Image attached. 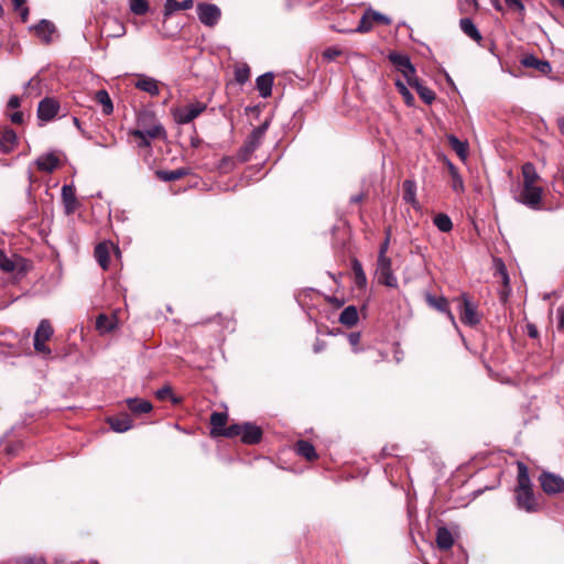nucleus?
Listing matches in <instances>:
<instances>
[{"label":"nucleus","instance_id":"nucleus-31","mask_svg":"<svg viewBox=\"0 0 564 564\" xmlns=\"http://www.w3.org/2000/svg\"><path fill=\"white\" fill-rule=\"evenodd\" d=\"M127 405L128 409L135 415L149 413L153 408L150 401L138 398L128 399Z\"/></svg>","mask_w":564,"mask_h":564},{"label":"nucleus","instance_id":"nucleus-18","mask_svg":"<svg viewBox=\"0 0 564 564\" xmlns=\"http://www.w3.org/2000/svg\"><path fill=\"white\" fill-rule=\"evenodd\" d=\"M111 249L118 250V248L112 242L108 241L99 242L95 247V258L104 270H107L109 267Z\"/></svg>","mask_w":564,"mask_h":564},{"label":"nucleus","instance_id":"nucleus-42","mask_svg":"<svg viewBox=\"0 0 564 564\" xmlns=\"http://www.w3.org/2000/svg\"><path fill=\"white\" fill-rule=\"evenodd\" d=\"M116 327L115 321L106 314L98 315L96 328L100 334L109 333Z\"/></svg>","mask_w":564,"mask_h":564},{"label":"nucleus","instance_id":"nucleus-48","mask_svg":"<svg viewBox=\"0 0 564 564\" xmlns=\"http://www.w3.org/2000/svg\"><path fill=\"white\" fill-rule=\"evenodd\" d=\"M375 23L369 17L368 11L361 17L359 24L357 26V31L360 33H367L373 28Z\"/></svg>","mask_w":564,"mask_h":564},{"label":"nucleus","instance_id":"nucleus-35","mask_svg":"<svg viewBox=\"0 0 564 564\" xmlns=\"http://www.w3.org/2000/svg\"><path fill=\"white\" fill-rule=\"evenodd\" d=\"M189 174L188 170L185 167H180L172 171H158L156 175L161 181L172 182L181 180Z\"/></svg>","mask_w":564,"mask_h":564},{"label":"nucleus","instance_id":"nucleus-23","mask_svg":"<svg viewBox=\"0 0 564 564\" xmlns=\"http://www.w3.org/2000/svg\"><path fill=\"white\" fill-rule=\"evenodd\" d=\"M521 63L524 67L534 68L543 75H547L552 70V66L547 61L540 59L534 55H525Z\"/></svg>","mask_w":564,"mask_h":564},{"label":"nucleus","instance_id":"nucleus-26","mask_svg":"<svg viewBox=\"0 0 564 564\" xmlns=\"http://www.w3.org/2000/svg\"><path fill=\"white\" fill-rule=\"evenodd\" d=\"M18 143L17 133L11 128H6L0 135V149L3 153H10Z\"/></svg>","mask_w":564,"mask_h":564},{"label":"nucleus","instance_id":"nucleus-40","mask_svg":"<svg viewBox=\"0 0 564 564\" xmlns=\"http://www.w3.org/2000/svg\"><path fill=\"white\" fill-rule=\"evenodd\" d=\"M95 99L97 102H99L102 106V112L104 115L108 116L111 115L113 111V105L110 99L109 94L101 89L96 93Z\"/></svg>","mask_w":564,"mask_h":564},{"label":"nucleus","instance_id":"nucleus-64","mask_svg":"<svg viewBox=\"0 0 564 564\" xmlns=\"http://www.w3.org/2000/svg\"><path fill=\"white\" fill-rule=\"evenodd\" d=\"M200 144L199 139H192V147L197 148Z\"/></svg>","mask_w":564,"mask_h":564},{"label":"nucleus","instance_id":"nucleus-28","mask_svg":"<svg viewBox=\"0 0 564 564\" xmlns=\"http://www.w3.org/2000/svg\"><path fill=\"white\" fill-rule=\"evenodd\" d=\"M295 452L310 462L318 458L313 444L305 440H300L295 443Z\"/></svg>","mask_w":564,"mask_h":564},{"label":"nucleus","instance_id":"nucleus-34","mask_svg":"<svg viewBox=\"0 0 564 564\" xmlns=\"http://www.w3.org/2000/svg\"><path fill=\"white\" fill-rule=\"evenodd\" d=\"M358 322V312L354 305L347 306L339 315V323L347 327H352Z\"/></svg>","mask_w":564,"mask_h":564},{"label":"nucleus","instance_id":"nucleus-39","mask_svg":"<svg viewBox=\"0 0 564 564\" xmlns=\"http://www.w3.org/2000/svg\"><path fill=\"white\" fill-rule=\"evenodd\" d=\"M34 30L40 37L48 42L51 34L55 31V25L48 20H41Z\"/></svg>","mask_w":564,"mask_h":564},{"label":"nucleus","instance_id":"nucleus-2","mask_svg":"<svg viewBox=\"0 0 564 564\" xmlns=\"http://www.w3.org/2000/svg\"><path fill=\"white\" fill-rule=\"evenodd\" d=\"M225 434L227 438L240 436L243 444L256 445L262 441L263 431L254 423L243 422L230 424Z\"/></svg>","mask_w":564,"mask_h":564},{"label":"nucleus","instance_id":"nucleus-25","mask_svg":"<svg viewBox=\"0 0 564 564\" xmlns=\"http://www.w3.org/2000/svg\"><path fill=\"white\" fill-rule=\"evenodd\" d=\"M108 37H121L126 34V26L117 19H108L101 29Z\"/></svg>","mask_w":564,"mask_h":564},{"label":"nucleus","instance_id":"nucleus-27","mask_svg":"<svg viewBox=\"0 0 564 564\" xmlns=\"http://www.w3.org/2000/svg\"><path fill=\"white\" fill-rule=\"evenodd\" d=\"M58 165L59 159L53 153L42 155L36 161L37 169L46 173H52Z\"/></svg>","mask_w":564,"mask_h":564},{"label":"nucleus","instance_id":"nucleus-19","mask_svg":"<svg viewBox=\"0 0 564 564\" xmlns=\"http://www.w3.org/2000/svg\"><path fill=\"white\" fill-rule=\"evenodd\" d=\"M161 83L152 77L145 75H138V80L134 83V87L141 91L148 93L151 96H158L160 94Z\"/></svg>","mask_w":564,"mask_h":564},{"label":"nucleus","instance_id":"nucleus-1","mask_svg":"<svg viewBox=\"0 0 564 564\" xmlns=\"http://www.w3.org/2000/svg\"><path fill=\"white\" fill-rule=\"evenodd\" d=\"M517 468V487L514 490L517 506L529 513L542 511L544 499L542 495L534 492L528 466L522 462H518Z\"/></svg>","mask_w":564,"mask_h":564},{"label":"nucleus","instance_id":"nucleus-14","mask_svg":"<svg viewBox=\"0 0 564 564\" xmlns=\"http://www.w3.org/2000/svg\"><path fill=\"white\" fill-rule=\"evenodd\" d=\"M59 102L52 97H45L39 102L37 118L42 121L53 120L59 111Z\"/></svg>","mask_w":564,"mask_h":564},{"label":"nucleus","instance_id":"nucleus-32","mask_svg":"<svg viewBox=\"0 0 564 564\" xmlns=\"http://www.w3.org/2000/svg\"><path fill=\"white\" fill-rule=\"evenodd\" d=\"M403 200L411 204L414 208L417 207L416 200V184L412 180H405L402 184Z\"/></svg>","mask_w":564,"mask_h":564},{"label":"nucleus","instance_id":"nucleus-22","mask_svg":"<svg viewBox=\"0 0 564 564\" xmlns=\"http://www.w3.org/2000/svg\"><path fill=\"white\" fill-rule=\"evenodd\" d=\"M107 423L110 425L111 430L118 433L127 432L132 427V420L127 413L109 416Z\"/></svg>","mask_w":564,"mask_h":564},{"label":"nucleus","instance_id":"nucleus-59","mask_svg":"<svg viewBox=\"0 0 564 564\" xmlns=\"http://www.w3.org/2000/svg\"><path fill=\"white\" fill-rule=\"evenodd\" d=\"M139 140L138 145L140 148H148L150 147V138L147 134H142L141 137H134Z\"/></svg>","mask_w":564,"mask_h":564},{"label":"nucleus","instance_id":"nucleus-10","mask_svg":"<svg viewBox=\"0 0 564 564\" xmlns=\"http://www.w3.org/2000/svg\"><path fill=\"white\" fill-rule=\"evenodd\" d=\"M391 64L395 67L398 72H400L405 80L416 75L415 67L410 61V57L404 54H400L397 52H391L388 56Z\"/></svg>","mask_w":564,"mask_h":564},{"label":"nucleus","instance_id":"nucleus-4","mask_svg":"<svg viewBox=\"0 0 564 564\" xmlns=\"http://www.w3.org/2000/svg\"><path fill=\"white\" fill-rule=\"evenodd\" d=\"M269 123L265 121L254 128L237 152V160L241 163L248 162L252 153L260 147Z\"/></svg>","mask_w":564,"mask_h":564},{"label":"nucleus","instance_id":"nucleus-37","mask_svg":"<svg viewBox=\"0 0 564 564\" xmlns=\"http://www.w3.org/2000/svg\"><path fill=\"white\" fill-rule=\"evenodd\" d=\"M351 269L355 276V283L358 289H364L367 285V276L364 271V268L359 260L352 259L351 261Z\"/></svg>","mask_w":564,"mask_h":564},{"label":"nucleus","instance_id":"nucleus-24","mask_svg":"<svg viewBox=\"0 0 564 564\" xmlns=\"http://www.w3.org/2000/svg\"><path fill=\"white\" fill-rule=\"evenodd\" d=\"M435 541L438 550L443 552L451 550L455 543L452 532L445 527L437 529Z\"/></svg>","mask_w":564,"mask_h":564},{"label":"nucleus","instance_id":"nucleus-55","mask_svg":"<svg viewBox=\"0 0 564 564\" xmlns=\"http://www.w3.org/2000/svg\"><path fill=\"white\" fill-rule=\"evenodd\" d=\"M20 106H21V99L15 95L11 96L7 104L8 109H17Z\"/></svg>","mask_w":564,"mask_h":564},{"label":"nucleus","instance_id":"nucleus-3","mask_svg":"<svg viewBox=\"0 0 564 564\" xmlns=\"http://www.w3.org/2000/svg\"><path fill=\"white\" fill-rule=\"evenodd\" d=\"M138 129L133 130V137L147 134L150 139H165L166 131L164 127L156 120L153 112L143 111L138 116Z\"/></svg>","mask_w":564,"mask_h":564},{"label":"nucleus","instance_id":"nucleus-15","mask_svg":"<svg viewBox=\"0 0 564 564\" xmlns=\"http://www.w3.org/2000/svg\"><path fill=\"white\" fill-rule=\"evenodd\" d=\"M228 414L225 412H213L209 419L210 423V435L213 437L223 436L226 437Z\"/></svg>","mask_w":564,"mask_h":564},{"label":"nucleus","instance_id":"nucleus-38","mask_svg":"<svg viewBox=\"0 0 564 564\" xmlns=\"http://www.w3.org/2000/svg\"><path fill=\"white\" fill-rule=\"evenodd\" d=\"M447 169H448V172L451 175V187L453 188V191H455L457 193L463 192L464 191V182H463L462 176L458 173L457 167L453 163L447 162Z\"/></svg>","mask_w":564,"mask_h":564},{"label":"nucleus","instance_id":"nucleus-29","mask_svg":"<svg viewBox=\"0 0 564 564\" xmlns=\"http://www.w3.org/2000/svg\"><path fill=\"white\" fill-rule=\"evenodd\" d=\"M448 144L462 161H466L468 156V142L462 141L454 134L447 137Z\"/></svg>","mask_w":564,"mask_h":564},{"label":"nucleus","instance_id":"nucleus-7","mask_svg":"<svg viewBox=\"0 0 564 564\" xmlns=\"http://www.w3.org/2000/svg\"><path fill=\"white\" fill-rule=\"evenodd\" d=\"M29 267V262L25 259L18 257L15 260H12L0 250V268L4 272H14L15 282L26 274Z\"/></svg>","mask_w":564,"mask_h":564},{"label":"nucleus","instance_id":"nucleus-5","mask_svg":"<svg viewBox=\"0 0 564 564\" xmlns=\"http://www.w3.org/2000/svg\"><path fill=\"white\" fill-rule=\"evenodd\" d=\"M54 335V328L48 319H42L35 330L33 345L34 350L37 354L50 356L52 350L48 346H46V341H48Z\"/></svg>","mask_w":564,"mask_h":564},{"label":"nucleus","instance_id":"nucleus-46","mask_svg":"<svg viewBox=\"0 0 564 564\" xmlns=\"http://www.w3.org/2000/svg\"><path fill=\"white\" fill-rule=\"evenodd\" d=\"M250 78V68L248 65L242 64L235 68V79L238 84L243 85Z\"/></svg>","mask_w":564,"mask_h":564},{"label":"nucleus","instance_id":"nucleus-8","mask_svg":"<svg viewBox=\"0 0 564 564\" xmlns=\"http://www.w3.org/2000/svg\"><path fill=\"white\" fill-rule=\"evenodd\" d=\"M376 273L378 282L389 288H398V280L392 271V261L390 258H378Z\"/></svg>","mask_w":564,"mask_h":564},{"label":"nucleus","instance_id":"nucleus-45","mask_svg":"<svg viewBox=\"0 0 564 564\" xmlns=\"http://www.w3.org/2000/svg\"><path fill=\"white\" fill-rule=\"evenodd\" d=\"M130 10L135 15H144L149 11L148 0H130Z\"/></svg>","mask_w":564,"mask_h":564},{"label":"nucleus","instance_id":"nucleus-6","mask_svg":"<svg viewBox=\"0 0 564 564\" xmlns=\"http://www.w3.org/2000/svg\"><path fill=\"white\" fill-rule=\"evenodd\" d=\"M206 109L207 105L205 102L196 101L183 107L175 108L172 112L176 123L186 124L200 116Z\"/></svg>","mask_w":564,"mask_h":564},{"label":"nucleus","instance_id":"nucleus-57","mask_svg":"<svg viewBox=\"0 0 564 564\" xmlns=\"http://www.w3.org/2000/svg\"><path fill=\"white\" fill-rule=\"evenodd\" d=\"M557 318H558L557 329L560 332L564 333V307L563 306L557 308Z\"/></svg>","mask_w":564,"mask_h":564},{"label":"nucleus","instance_id":"nucleus-53","mask_svg":"<svg viewBox=\"0 0 564 564\" xmlns=\"http://www.w3.org/2000/svg\"><path fill=\"white\" fill-rule=\"evenodd\" d=\"M477 9V1L476 0H463L460 2V10L463 12H470L473 10Z\"/></svg>","mask_w":564,"mask_h":564},{"label":"nucleus","instance_id":"nucleus-16","mask_svg":"<svg viewBox=\"0 0 564 564\" xmlns=\"http://www.w3.org/2000/svg\"><path fill=\"white\" fill-rule=\"evenodd\" d=\"M62 200L66 215H72L79 207V202L76 197V189L74 185H64L62 187Z\"/></svg>","mask_w":564,"mask_h":564},{"label":"nucleus","instance_id":"nucleus-58","mask_svg":"<svg viewBox=\"0 0 564 564\" xmlns=\"http://www.w3.org/2000/svg\"><path fill=\"white\" fill-rule=\"evenodd\" d=\"M527 334L531 338H538L539 337V330L534 324H528L527 325Z\"/></svg>","mask_w":564,"mask_h":564},{"label":"nucleus","instance_id":"nucleus-54","mask_svg":"<svg viewBox=\"0 0 564 564\" xmlns=\"http://www.w3.org/2000/svg\"><path fill=\"white\" fill-rule=\"evenodd\" d=\"M10 120L14 124H22L24 122V115L22 111H15L10 115Z\"/></svg>","mask_w":564,"mask_h":564},{"label":"nucleus","instance_id":"nucleus-20","mask_svg":"<svg viewBox=\"0 0 564 564\" xmlns=\"http://www.w3.org/2000/svg\"><path fill=\"white\" fill-rule=\"evenodd\" d=\"M496 276L501 278L503 288L500 291V300L501 302L506 303L511 289L509 286V275L507 273V268L500 258H496Z\"/></svg>","mask_w":564,"mask_h":564},{"label":"nucleus","instance_id":"nucleus-50","mask_svg":"<svg viewBox=\"0 0 564 564\" xmlns=\"http://www.w3.org/2000/svg\"><path fill=\"white\" fill-rule=\"evenodd\" d=\"M368 13H369V17L371 18V20L373 21L375 24H389L390 23V19L379 12H376V11H372V10H368Z\"/></svg>","mask_w":564,"mask_h":564},{"label":"nucleus","instance_id":"nucleus-17","mask_svg":"<svg viewBox=\"0 0 564 564\" xmlns=\"http://www.w3.org/2000/svg\"><path fill=\"white\" fill-rule=\"evenodd\" d=\"M406 84L415 89L420 98L427 105H431L435 100V93L426 87L421 79L417 78V76H413L409 78Z\"/></svg>","mask_w":564,"mask_h":564},{"label":"nucleus","instance_id":"nucleus-12","mask_svg":"<svg viewBox=\"0 0 564 564\" xmlns=\"http://www.w3.org/2000/svg\"><path fill=\"white\" fill-rule=\"evenodd\" d=\"M197 14L199 21L206 26H214L220 19V9L213 3H199L197 6Z\"/></svg>","mask_w":564,"mask_h":564},{"label":"nucleus","instance_id":"nucleus-30","mask_svg":"<svg viewBox=\"0 0 564 564\" xmlns=\"http://www.w3.org/2000/svg\"><path fill=\"white\" fill-rule=\"evenodd\" d=\"M257 89L262 98H268L272 93L273 75L271 73L263 74L257 78Z\"/></svg>","mask_w":564,"mask_h":564},{"label":"nucleus","instance_id":"nucleus-33","mask_svg":"<svg viewBox=\"0 0 564 564\" xmlns=\"http://www.w3.org/2000/svg\"><path fill=\"white\" fill-rule=\"evenodd\" d=\"M523 185H536L540 176L534 164L528 162L522 165Z\"/></svg>","mask_w":564,"mask_h":564},{"label":"nucleus","instance_id":"nucleus-36","mask_svg":"<svg viewBox=\"0 0 564 564\" xmlns=\"http://www.w3.org/2000/svg\"><path fill=\"white\" fill-rule=\"evenodd\" d=\"M193 7V0H183V1H176V0H166L164 4V14L170 15L178 10H188Z\"/></svg>","mask_w":564,"mask_h":564},{"label":"nucleus","instance_id":"nucleus-21","mask_svg":"<svg viewBox=\"0 0 564 564\" xmlns=\"http://www.w3.org/2000/svg\"><path fill=\"white\" fill-rule=\"evenodd\" d=\"M425 301L426 303L437 310L438 312H442V313H446L447 317L449 318V321L456 325V322H455V316L453 315V313L451 312L449 310V305H448V301L447 299L443 297V296H440V297H436L430 293H427L425 295Z\"/></svg>","mask_w":564,"mask_h":564},{"label":"nucleus","instance_id":"nucleus-56","mask_svg":"<svg viewBox=\"0 0 564 564\" xmlns=\"http://www.w3.org/2000/svg\"><path fill=\"white\" fill-rule=\"evenodd\" d=\"M208 322H217V324H219L220 326L227 327V324L230 322V319L226 316H223L221 314H217Z\"/></svg>","mask_w":564,"mask_h":564},{"label":"nucleus","instance_id":"nucleus-49","mask_svg":"<svg viewBox=\"0 0 564 564\" xmlns=\"http://www.w3.org/2000/svg\"><path fill=\"white\" fill-rule=\"evenodd\" d=\"M11 1L13 4V9L15 11L20 12L22 22H26L28 17H29V8L25 6L26 0H11Z\"/></svg>","mask_w":564,"mask_h":564},{"label":"nucleus","instance_id":"nucleus-62","mask_svg":"<svg viewBox=\"0 0 564 564\" xmlns=\"http://www.w3.org/2000/svg\"><path fill=\"white\" fill-rule=\"evenodd\" d=\"M556 126H557L560 133L564 137V117L557 118Z\"/></svg>","mask_w":564,"mask_h":564},{"label":"nucleus","instance_id":"nucleus-63","mask_svg":"<svg viewBox=\"0 0 564 564\" xmlns=\"http://www.w3.org/2000/svg\"><path fill=\"white\" fill-rule=\"evenodd\" d=\"M364 199V195H356L350 198L351 203L358 204Z\"/></svg>","mask_w":564,"mask_h":564},{"label":"nucleus","instance_id":"nucleus-60","mask_svg":"<svg viewBox=\"0 0 564 564\" xmlns=\"http://www.w3.org/2000/svg\"><path fill=\"white\" fill-rule=\"evenodd\" d=\"M348 341L351 346H357L360 343V334L359 333H350L348 336Z\"/></svg>","mask_w":564,"mask_h":564},{"label":"nucleus","instance_id":"nucleus-44","mask_svg":"<svg viewBox=\"0 0 564 564\" xmlns=\"http://www.w3.org/2000/svg\"><path fill=\"white\" fill-rule=\"evenodd\" d=\"M155 395L161 401L171 400L173 404L181 403V398H177L173 394V390L170 386H164L163 388L159 389Z\"/></svg>","mask_w":564,"mask_h":564},{"label":"nucleus","instance_id":"nucleus-52","mask_svg":"<svg viewBox=\"0 0 564 564\" xmlns=\"http://www.w3.org/2000/svg\"><path fill=\"white\" fill-rule=\"evenodd\" d=\"M340 54H341V51L339 48H337V47H327L323 52V57L328 59V61H333L336 57H338Z\"/></svg>","mask_w":564,"mask_h":564},{"label":"nucleus","instance_id":"nucleus-47","mask_svg":"<svg viewBox=\"0 0 564 564\" xmlns=\"http://www.w3.org/2000/svg\"><path fill=\"white\" fill-rule=\"evenodd\" d=\"M395 87H397L398 91L400 93V95L403 97L404 102L408 106H413L414 105V97L410 93V90L408 89L406 85L402 80L398 79L395 82Z\"/></svg>","mask_w":564,"mask_h":564},{"label":"nucleus","instance_id":"nucleus-43","mask_svg":"<svg viewBox=\"0 0 564 564\" xmlns=\"http://www.w3.org/2000/svg\"><path fill=\"white\" fill-rule=\"evenodd\" d=\"M433 223L442 232H449L453 228V223L451 218L443 213L437 214L434 217Z\"/></svg>","mask_w":564,"mask_h":564},{"label":"nucleus","instance_id":"nucleus-61","mask_svg":"<svg viewBox=\"0 0 564 564\" xmlns=\"http://www.w3.org/2000/svg\"><path fill=\"white\" fill-rule=\"evenodd\" d=\"M325 347H326V343H325V341H323V340H317V341L314 344V351H315V352H321Z\"/></svg>","mask_w":564,"mask_h":564},{"label":"nucleus","instance_id":"nucleus-41","mask_svg":"<svg viewBox=\"0 0 564 564\" xmlns=\"http://www.w3.org/2000/svg\"><path fill=\"white\" fill-rule=\"evenodd\" d=\"M459 24H460V29L463 30V32L466 35H468L469 37H471L473 40H475L477 42H479L481 40V35H480L479 31L477 30V28L475 26V24L473 23V21L469 18L462 19Z\"/></svg>","mask_w":564,"mask_h":564},{"label":"nucleus","instance_id":"nucleus-13","mask_svg":"<svg viewBox=\"0 0 564 564\" xmlns=\"http://www.w3.org/2000/svg\"><path fill=\"white\" fill-rule=\"evenodd\" d=\"M458 301L459 318L463 324L474 326L479 322L474 305L468 297L463 294Z\"/></svg>","mask_w":564,"mask_h":564},{"label":"nucleus","instance_id":"nucleus-9","mask_svg":"<svg viewBox=\"0 0 564 564\" xmlns=\"http://www.w3.org/2000/svg\"><path fill=\"white\" fill-rule=\"evenodd\" d=\"M542 490L546 495H556L564 492V479L550 471H542L538 478Z\"/></svg>","mask_w":564,"mask_h":564},{"label":"nucleus","instance_id":"nucleus-11","mask_svg":"<svg viewBox=\"0 0 564 564\" xmlns=\"http://www.w3.org/2000/svg\"><path fill=\"white\" fill-rule=\"evenodd\" d=\"M543 189L538 185H523L520 202L531 209H540Z\"/></svg>","mask_w":564,"mask_h":564},{"label":"nucleus","instance_id":"nucleus-51","mask_svg":"<svg viewBox=\"0 0 564 564\" xmlns=\"http://www.w3.org/2000/svg\"><path fill=\"white\" fill-rule=\"evenodd\" d=\"M389 243H390V228L387 229L386 238H384L383 242L380 245L378 258H382V257L389 258L387 256V252L389 249Z\"/></svg>","mask_w":564,"mask_h":564}]
</instances>
